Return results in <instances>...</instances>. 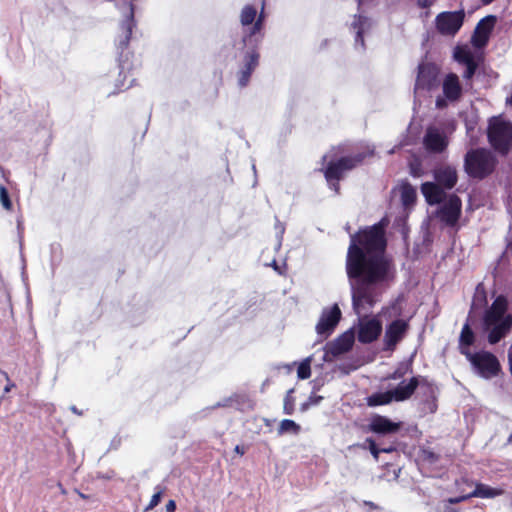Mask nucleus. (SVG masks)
<instances>
[{"label": "nucleus", "instance_id": "1", "mask_svg": "<svg viewBox=\"0 0 512 512\" xmlns=\"http://www.w3.org/2000/svg\"><path fill=\"white\" fill-rule=\"evenodd\" d=\"M382 222L351 235L346 257L352 305L358 316L369 312L393 279V268L386 258Z\"/></svg>", "mask_w": 512, "mask_h": 512}, {"label": "nucleus", "instance_id": "2", "mask_svg": "<svg viewBox=\"0 0 512 512\" xmlns=\"http://www.w3.org/2000/svg\"><path fill=\"white\" fill-rule=\"evenodd\" d=\"M421 191L430 205L439 204L437 216L445 225L453 227L457 224L461 215L462 203L458 196L446 193L434 182H425Z\"/></svg>", "mask_w": 512, "mask_h": 512}, {"label": "nucleus", "instance_id": "3", "mask_svg": "<svg viewBox=\"0 0 512 512\" xmlns=\"http://www.w3.org/2000/svg\"><path fill=\"white\" fill-rule=\"evenodd\" d=\"M508 302L504 296H498L483 318V328L489 332L488 341L495 344L512 328V315L507 313Z\"/></svg>", "mask_w": 512, "mask_h": 512}, {"label": "nucleus", "instance_id": "4", "mask_svg": "<svg viewBox=\"0 0 512 512\" xmlns=\"http://www.w3.org/2000/svg\"><path fill=\"white\" fill-rule=\"evenodd\" d=\"M488 138L491 145L500 153L506 154L512 143V124L502 116L489 121Z\"/></svg>", "mask_w": 512, "mask_h": 512}, {"label": "nucleus", "instance_id": "5", "mask_svg": "<svg viewBox=\"0 0 512 512\" xmlns=\"http://www.w3.org/2000/svg\"><path fill=\"white\" fill-rule=\"evenodd\" d=\"M462 354L466 356L473 371L484 379L495 377L500 371V363L495 355L487 351H479L471 353L469 350L462 348Z\"/></svg>", "mask_w": 512, "mask_h": 512}, {"label": "nucleus", "instance_id": "6", "mask_svg": "<svg viewBox=\"0 0 512 512\" xmlns=\"http://www.w3.org/2000/svg\"><path fill=\"white\" fill-rule=\"evenodd\" d=\"M495 160L485 149L472 150L465 157V169L473 177L483 178L492 172Z\"/></svg>", "mask_w": 512, "mask_h": 512}, {"label": "nucleus", "instance_id": "7", "mask_svg": "<svg viewBox=\"0 0 512 512\" xmlns=\"http://www.w3.org/2000/svg\"><path fill=\"white\" fill-rule=\"evenodd\" d=\"M364 158L363 155L356 157H343L337 161L329 160L325 169V178L331 189L335 192L339 190L338 181L342 178L346 171L354 168Z\"/></svg>", "mask_w": 512, "mask_h": 512}, {"label": "nucleus", "instance_id": "8", "mask_svg": "<svg viewBox=\"0 0 512 512\" xmlns=\"http://www.w3.org/2000/svg\"><path fill=\"white\" fill-rule=\"evenodd\" d=\"M382 332V323L379 315L370 317H359L357 337L361 343H371L375 341Z\"/></svg>", "mask_w": 512, "mask_h": 512}, {"label": "nucleus", "instance_id": "9", "mask_svg": "<svg viewBox=\"0 0 512 512\" xmlns=\"http://www.w3.org/2000/svg\"><path fill=\"white\" fill-rule=\"evenodd\" d=\"M257 11L251 5H246L240 14V21L243 27H249L245 30V35L243 36V42L247 44L248 42H252V39L261 31L263 15L260 14L256 19Z\"/></svg>", "mask_w": 512, "mask_h": 512}, {"label": "nucleus", "instance_id": "10", "mask_svg": "<svg viewBox=\"0 0 512 512\" xmlns=\"http://www.w3.org/2000/svg\"><path fill=\"white\" fill-rule=\"evenodd\" d=\"M341 318V310L337 304L329 308H324L316 325V332L322 338L326 339L332 334Z\"/></svg>", "mask_w": 512, "mask_h": 512}, {"label": "nucleus", "instance_id": "11", "mask_svg": "<svg viewBox=\"0 0 512 512\" xmlns=\"http://www.w3.org/2000/svg\"><path fill=\"white\" fill-rule=\"evenodd\" d=\"M464 11L442 12L436 17L437 30L443 35H455L464 21Z\"/></svg>", "mask_w": 512, "mask_h": 512}, {"label": "nucleus", "instance_id": "12", "mask_svg": "<svg viewBox=\"0 0 512 512\" xmlns=\"http://www.w3.org/2000/svg\"><path fill=\"white\" fill-rule=\"evenodd\" d=\"M439 70L436 65L431 63H422L418 67V75L415 84V90H430L436 85V79Z\"/></svg>", "mask_w": 512, "mask_h": 512}, {"label": "nucleus", "instance_id": "13", "mask_svg": "<svg viewBox=\"0 0 512 512\" xmlns=\"http://www.w3.org/2000/svg\"><path fill=\"white\" fill-rule=\"evenodd\" d=\"M355 340V334L353 331H346L338 338L328 343L326 346V355H332L338 357L344 353H347L353 346Z\"/></svg>", "mask_w": 512, "mask_h": 512}, {"label": "nucleus", "instance_id": "14", "mask_svg": "<svg viewBox=\"0 0 512 512\" xmlns=\"http://www.w3.org/2000/svg\"><path fill=\"white\" fill-rule=\"evenodd\" d=\"M407 323L404 320H395L387 326L384 334L385 350H393L396 344L403 338L407 330Z\"/></svg>", "mask_w": 512, "mask_h": 512}, {"label": "nucleus", "instance_id": "15", "mask_svg": "<svg viewBox=\"0 0 512 512\" xmlns=\"http://www.w3.org/2000/svg\"><path fill=\"white\" fill-rule=\"evenodd\" d=\"M436 185L441 189H452L458 180L456 168L451 165H440L434 170Z\"/></svg>", "mask_w": 512, "mask_h": 512}, {"label": "nucleus", "instance_id": "16", "mask_svg": "<svg viewBox=\"0 0 512 512\" xmlns=\"http://www.w3.org/2000/svg\"><path fill=\"white\" fill-rule=\"evenodd\" d=\"M424 145L427 150L435 153L442 152L448 145L447 136L438 128L430 127L424 137Z\"/></svg>", "mask_w": 512, "mask_h": 512}, {"label": "nucleus", "instance_id": "17", "mask_svg": "<svg viewBox=\"0 0 512 512\" xmlns=\"http://www.w3.org/2000/svg\"><path fill=\"white\" fill-rule=\"evenodd\" d=\"M425 382L426 380L420 377H412L408 382L401 381L395 388L390 389L393 393L395 402H403L409 399L415 392L416 388Z\"/></svg>", "mask_w": 512, "mask_h": 512}, {"label": "nucleus", "instance_id": "18", "mask_svg": "<svg viewBox=\"0 0 512 512\" xmlns=\"http://www.w3.org/2000/svg\"><path fill=\"white\" fill-rule=\"evenodd\" d=\"M494 22V16H487L477 24L472 37V43L475 47L481 48L486 45L489 35L493 29Z\"/></svg>", "mask_w": 512, "mask_h": 512}, {"label": "nucleus", "instance_id": "19", "mask_svg": "<svg viewBox=\"0 0 512 512\" xmlns=\"http://www.w3.org/2000/svg\"><path fill=\"white\" fill-rule=\"evenodd\" d=\"M443 93L447 100L456 101L461 95V85L456 74H448L443 81Z\"/></svg>", "mask_w": 512, "mask_h": 512}, {"label": "nucleus", "instance_id": "20", "mask_svg": "<svg viewBox=\"0 0 512 512\" xmlns=\"http://www.w3.org/2000/svg\"><path fill=\"white\" fill-rule=\"evenodd\" d=\"M258 60H259V54L255 50H252L251 52L247 53V55L244 58V67L240 71V76H239V85L240 86L243 87V86L247 85L251 73L258 65Z\"/></svg>", "mask_w": 512, "mask_h": 512}, {"label": "nucleus", "instance_id": "21", "mask_svg": "<svg viewBox=\"0 0 512 512\" xmlns=\"http://www.w3.org/2000/svg\"><path fill=\"white\" fill-rule=\"evenodd\" d=\"M400 427L399 423H394L384 416L377 415L371 419V431L379 434H388L396 432Z\"/></svg>", "mask_w": 512, "mask_h": 512}, {"label": "nucleus", "instance_id": "22", "mask_svg": "<svg viewBox=\"0 0 512 512\" xmlns=\"http://www.w3.org/2000/svg\"><path fill=\"white\" fill-rule=\"evenodd\" d=\"M133 17H134L133 5L131 3H129L127 6L126 18L121 24V29L123 30V34L121 36H119V39H118V45L121 48L127 47L128 43H129L130 36L132 33V28H133Z\"/></svg>", "mask_w": 512, "mask_h": 512}, {"label": "nucleus", "instance_id": "23", "mask_svg": "<svg viewBox=\"0 0 512 512\" xmlns=\"http://www.w3.org/2000/svg\"><path fill=\"white\" fill-rule=\"evenodd\" d=\"M504 493L500 488H493L486 484L478 483L475 489L470 493L471 497H478L483 499L495 498Z\"/></svg>", "mask_w": 512, "mask_h": 512}, {"label": "nucleus", "instance_id": "24", "mask_svg": "<svg viewBox=\"0 0 512 512\" xmlns=\"http://www.w3.org/2000/svg\"><path fill=\"white\" fill-rule=\"evenodd\" d=\"M366 401L369 407H375L381 405H388L391 402L395 401V399L392 391L387 390L384 392L373 393L372 395L367 397Z\"/></svg>", "mask_w": 512, "mask_h": 512}, {"label": "nucleus", "instance_id": "25", "mask_svg": "<svg viewBox=\"0 0 512 512\" xmlns=\"http://www.w3.org/2000/svg\"><path fill=\"white\" fill-rule=\"evenodd\" d=\"M370 26L368 19L362 16H355V19L352 23L353 29L356 31L355 43L356 45H360L364 47V40L362 34L365 29Z\"/></svg>", "mask_w": 512, "mask_h": 512}, {"label": "nucleus", "instance_id": "26", "mask_svg": "<svg viewBox=\"0 0 512 512\" xmlns=\"http://www.w3.org/2000/svg\"><path fill=\"white\" fill-rule=\"evenodd\" d=\"M400 198L403 206L408 208L415 202L416 190L409 183H403L399 186Z\"/></svg>", "mask_w": 512, "mask_h": 512}, {"label": "nucleus", "instance_id": "27", "mask_svg": "<svg viewBox=\"0 0 512 512\" xmlns=\"http://www.w3.org/2000/svg\"><path fill=\"white\" fill-rule=\"evenodd\" d=\"M473 341V331L470 329L468 324H465L464 327L462 328L460 335V350L462 351V348L465 350H469V346L472 345Z\"/></svg>", "mask_w": 512, "mask_h": 512}, {"label": "nucleus", "instance_id": "28", "mask_svg": "<svg viewBox=\"0 0 512 512\" xmlns=\"http://www.w3.org/2000/svg\"><path fill=\"white\" fill-rule=\"evenodd\" d=\"M454 58L464 65L474 61L472 52L467 47H457L454 51Z\"/></svg>", "mask_w": 512, "mask_h": 512}, {"label": "nucleus", "instance_id": "29", "mask_svg": "<svg viewBox=\"0 0 512 512\" xmlns=\"http://www.w3.org/2000/svg\"><path fill=\"white\" fill-rule=\"evenodd\" d=\"M312 356L306 357L298 366L297 376L299 379H308L311 376Z\"/></svg>", "mask_w": 512, "mask_h": 512}, {"label": "nucleus", "instance_id": "30", "mask_svg": "<svg viewBox=\"0 0 512 512\" xmlns=\"http://www.w3.org/2000/svg\"><path fill=\"white\" fill-rule=\"evenodd\" d=\"M299 431H300V426L297 423H295L293 420H290V419L282 420L279 425V429H278L279 434H283L286 432H292L294 434H297V433H299Z\"/></svg>", "mask_w": 512, "mask_h": 512}, {"label": "nucleus", "instance_id": "31", "mask_svg": "<svg viewBox=\"0 0 512 512\" xmlns=\"http://www.w3.org/2000/svg\"><path fill=\"white\" fill-rule=\"evenodd\" d=\"M0 202L5 209H11L12 203L9 199L7 189L4 186H0Z\"/></svg>", "mask_w": 512, "mask_h": 512}, {"label": "nucleus", "instance_id": "32", "mask_svg": "<svg viewBox=\"0 0 512 512\" xmlns=\"http://www.w3.org/2000/svg\"><path fill=\"white\" fill-rule=\"evenodd\" d=\"M156 489H157V492L151 497V500H150L149 504L147 505V507L145 508V511L152 510L154 507H156L159 504L163 491L159 487H157Z\"/></svg>", "mask_w": 512, "mask_h": 512}, {"label": "nucleus", "instance_id": "33", "mask_svg": "<svg viewBox=\"0 0 512 512\" xmlns=\"http://www.w3.org/2000/svg\"><path fill=\"white\" fill-rule=\"evenodd\" d=\"M465 66H466V70H465V72L463 74V77L465 79H470V78H472V76L475 73L476 63H475V61H473V62H470L468 64H465Z\"/></svg>", "mask_w": 512, "mask_h": 512}, {"label": "nucleus", "instance_id": "34", "mask_svg": "<svg viewBox=\"0 0 512 512\" xmlns=\"http://www.w3.org/2000/svg\"><path fill=\"white\" fill-rule=\"evenodd\" d=\"M367 442L369 443V449L375 460L378 459L379 453L381 450H379L375 444V442L372 439H368Z\"/></svg>", "mask_w": 512, "mask_h": 512}, {"label": "nucleus", "instance_id": "35", "mask_svg": "<svg viewBox=\"0 0 512 512\" xmlns=\"http://www.w3.org/2000/svg\"><path fill=\"white\" fill-rule=\"evenodd\" d=\"M323 399L322 396H317L315 394H312L309 398H308V405H317L320 403V401Z\"/></svg>", "mask_w": 512, "mask_h": 512}, {"label": "nucleus", "instance_id": "36", "mask_svg": "<svg viewBox=\"0 0 512 512\" xmlns=\"http://www.w3.org/2000/svg\"><path fill=\"white\" fill-rule=\"evenodd\" d=\"M468 498H471L470 494L468 495H464V496H459V497H455V498H449L448 499V502L451 503V504H456V503H460Z\"/></svg>", "mask_w": 512, "mask_h": 512}, {"label": "nucleus", "instance_id": "37", "mask_svg": "<svg viewBox=\"0 0 512 512\" xmlns=\"http://www.w3.org/2000/svg\"><path fill=\"white\" fill-rule=\"evenodd\" d=\"M5 378L6 380L8 381L7 385L5 386L4 388V392L5 393H8L13 387H14V384L9 380V377H8V374L6 372H3L1 371L0 372Z\"/></svg>", "mask_w": 512, "mask_h": 512}, {"label": "nucleus", "instance_id": "38", "mask_svg": "<svg viewBox=\"0 0 512 512\" xmlns=\"http://www.w3.org/2000/svg\"><path fill=\"white\" fill-rule=\"evenodd\" d=\"M405 372L401 369H397L393 374H391L388 378L393 380L401 379L404 376Z\"/></svg>", "mask_w": 512, "mask_h": 512}, {"label": "nucleus", "instance_id": "39", "mask_svg": "<svg viewBox=\"0 0 512 512\" xmlns=\"http://www.w3.org/2000/svg\"><path fill=\"white\" fill-rule=\"evenodd\" d=\"M284 412L286 414H292L293 412V404L286 398L285 404H284Z\"/></svg>", "mask_w": 512, "mask_h": 512}, {"label": "nucleus", "instance_id": "40", "mask_svg": "<svg viewBox=\"0 0 512 512\" xmlns=\"http://www.w3.org/2000/svg\"><path fill=\"white\" fill-rule=\"evenodd\" d=\"M176 510V503L174 500H169L166 504V511L167 512H175Z\"/></svg>", "mask_w": 512, "mask_h": 512}, {"label": "nucleus", "instance_id": "41", "mask_svg": "<svg viewBox=\"0 0 512 512\" xmlns=\"http://www.w3.org/2000/svg\"><path fill=\"white\" fill-rule=\"evenodd\" d=\"M435 0H419L418 4L420 7L426 8L431 6Z\"/></svg>", "mask_w": 512, "mask_h": 512}, {"label": "nucleus", "instance_id": "42", "mask_svg": "<svg viewBox=\"0 0 512 512\" xmlns=\"http://www.w3.org/2000/svg\"><path fill=\"white\" fill-rule=\"evenodd\" d=\"M436 106H437L438 108H443V107H445V106H446V101H445V99H443V98H441V97L437 98V100H436Z\"/></svg>", "mask_w": 512, "mask_h": 512}, {"label": "nucleus", "instance_id": "43", "mask_svg": "<svg viewBox=\"0 0 512 512\" xmlns=\"http://www.w3.org/2000/svg\"><path fill=\"white\" fill-rule=\"evenodd\" d=\"M234 451L239 454V455H243L245 453V449L242 447V446H239L237 445L234 449Z\"/></svg>", "mask_w": 512, "mask_h": 512}, {"label": "nucleus", "instance_id": "44", "mask_svg": "<svg viewBox=\"0 0 512 512\" xmlns=\"http://www.w3.org/2000/svg\"><path fill=\"white\" fill-rule=\"evenodd\" d=\"M294 364H295V363H293V364H286V365H283V367H284L288 372H290V371L292 370V367H293V365H294Z\"/></svg>", "mask_w": 512, "mask_h": 512}, {"label": "nucleus", "instance_id": "45", "mask_svg": "<svg viewBox=\"0 0 512 512\" xmlns=\"http://www.w3.org/2000/svg\"><path fill=\"white\" fill-rule=\"evenodd\" d=\"M508 359H509V361H512V345L510 346L509 351H508Z\"/></svg>", "mask_w": 512, "mask_h": 512}, {"label": "nucleus", "instance_id": "46", "mask_svg": "<svg viewBox=\"0 0 512 512\" xmlns=\"http://www.w3.org/2000/svg\"><path fill=\"white\" fill-rule=\"evenodd\" d=\"M494 0H481V2L484 4V5H488L490 3H492Z\"/></svg>", "mask_w": 512, "mask_h": 512}, {"label": "nucleus", "instance_id": "47", "mask_svg": "<svg viewBox=\"0 0 512 512\" xmlns=\"http://www.w3.org/2000/svg\"><path fill=\"white\" fill-rule=\"evenodd\" d=\"M71 410H72L74 413H76V414H79V415L81 414L80 412H78V410H77V408H76L75 406H72V407H71Z\"/></svg>", "mask_w": 512, "mask_h": 512}, {"label": "nucleus", "instance_id": "48", "mask_svg": "<svg viewBox=\"0 0 512 512\" xmlns=\"http://www.w3.org/2000/svg\"><path fill=\"white\" fill-rule=\"evenodd\" d=\"M390 451H391V449H389V448L381 450V452H390Z\"/></svg>", "mask_w": 512, "mask_h": 512}, {"label": "nucleus", "instance_id": "49", "mask_svg": "<svg viewBox=\"0 0 512 512\" xmlns=\"http://www.w3.org/2000/svg\"><path fill=\"white\" fill-rule=\"evenodd\" d=\"M328 158H329V156H328V155H325V156L323 157V160H324V161H327V160H328Z\"/></svg>", "mask_w": 512, "mask_h": 512}, {"label": "nucleus", "instance_id": "50", "mask_svg": "<svg viewBox=\"0 0 512 512\" xmlns=\"http://www.w3.org/2000/svg\"><path fill=\"white\" fill-rule=\"evenodd\" d=\"M367 504H368L369 506H371V507H374V506H375V505H374V503H372V502H369V503H367Z\"/></svg>", "mask_w": 512, "mask_h": 512}, {"label": "nucleus", "instance_id": "51", "mask_svg": "<svg viewBox=\"0 0 512 512\" xmlns=\"http://www.w3.org/2000/svg\"><path fill=\"white\" fill-rule=\"evenodd\" d=\"M80 496H81L82 498H86V496H85L84 494H82V493H80Z\"/></svg>", "mask_w": 512, "mask_h": 512}, {"label": "nucleus", "instance_id": "52", "mask_svg": "<svg viewBox=\"0 0 512 512\" xmlns=\"http://www.w3.org/2000/svg\"><path fill=\"white\" fill-rule=\"evenodd\" d=\"M454 512V511H453Z\"/></svg>", "mask_w": 512, "mask_h": 512}]
</instances>
